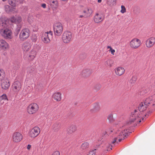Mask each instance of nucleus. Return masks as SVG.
I'll list each match as a JSON object with an SVG mask.
<instances>
[{
  "mask_svg": "<svg viewBox=\"0 0 155 155\" xmlns=\"http://www.w3.org/2000/svg\"><path fill=\"white\" fill-rule=\"evenodd\" d=\"M142 113H140L139 111L135 110L132 112L131 115L130 117V121L127 123V124H129L132 123L138 124L141 122Z\"/></svg>",
  "mask_w": 155,
  "mask_h": 155,
  "instance_id": "nucleus-1",
  "label": "nucleus"
},
{
  "mask_svg": "<svg viewBox=\"0 0 155 155\" xmlns=\"http://www.w3.org/2000/svg\"><path fill=\"white\" fill-rule=\"evenodd\" d=\"M130 133L127 131V129H124V130L122 131L120 133L117 134V136L114 138V140L112 142V143H118V142L123 140Z\"/></svg>",
  "mask_w": 155,
  "mask_h": 155,
  "instance_id": "nucleus-2",
  "label": "nucleus"
},
{
  "mask_svg": "<svg viewBox=\"0 0 155 155\" xmlns=\"http://www.w3.org/2000/svg\"><path fill=\"white\" fill-rule=\"evenodd\" d=\"M39 107L38 104L35 103H32L27 107V111L29 114H33L36 113L38 111Z\"/></svg>",
  "mask_w": 155,
  "mask_h": 155,
  "instance_id": "nucleus-3",
  "label": "nucleus"
},
{
  "mask_svg": "<svg viewBox=\"0 0 155 155\" xmlns=\"http://www.w3.org/2000/svg\"><path fill=\"white\" fill-rule=\"evenodd\" d=\"M150 101H149V98H148L146 99L144 102H142L139 104L138 106V111L140 113L146 110L147 106H149V104H151Z\"/></svg>",
  "mask_w": 155,
  "mask_h": 155,
  "instance_id": "nucleus-4",
  "label": "nucleus"
},
{
  "mask_svg": "<svg viewBox=\"0 0 155 155\" xmlns=\"http://www.w3.org/2000/svg\"><path fill=\"white\" fill-rule=\"evenodd\" d=\"M54 31V34L57 36H60L63 31V26L61 23H58L53 26Z\"/></svg>",
  "mask_w": 155,
  "mask_h": 155,
  "instance_id": "nucleus-5",
  "label": "nucleus"
},
{
  "mask_svg": "<svg viewBox=\"0 0 155 155\" xmlns=\"http://www.w3.org/2000/svg\"><path fill=\"white\" fill-rule=\"evenodd\" d=\"M72 33L68 31H65L63 34L62 37V40L65 43H69L71 40Z\"/></svg>",
  "mask_w": 155,
  "mask_h": 155,
  "instance_id": "nucleus-6",
  "label": "nucleus"
},
{
  "mask_svg": "<svg viewBox=\"0 0 155 155\" xmlns=\"http://www.w3.org/2000/svg\"><path fill=\"white\" fill-rule=\"evenodd\" d=\"M1 35L6 39H11L12 38V32L8 28L2 29L0 30Z\"/></svg>",
  "mask_w": 155,
  "mask_h": 155,
  "instance_id": "nucleus-7",
  "label": "nucleus"
},
{
  "mask_svg": "<svg viewBox=\"0 0 155 155\" xmlns=\"http://www.w3.org/2000/svg\"><path fill=\"white\" fill-rule=\"evenodd\" d=\"M40 132V128L38 127H35L29 131V135L31 138H34L39 134Z\"/></svg>",
  "mask_w": 155,
  "mask_h": 155,
  "instance_id": "nucleus-8",
  "label": "nucleus"
},
{
  "mask_svg": "<svg viewBox=\"0 0 155 155\" xmlns=\"http://www.w3.org/2000/svg\"><path fill=\"white\" fill-rule=\"evenodd\" d=\"M29 30L27 28L22 29L19 34V38L21 40L24 41L29 36Z\"/></svg>",
  "mask_w": 155,
  "mask_h": 155,
  "instance_id": "nucleus-9",
  "label": "nucleus"
},
{
  "mask_svg": "<svg viewBox=\"0 0 155 155\" xmlns=\"http://www.w3.org/2000/svg\"><path fill=\"white\" fill-rule=\"evenodd\" d=\"M52 32L51 31L44 33L42 36L43 42L45 43H50V38L52 37Z\"/></svg>",
  "mask_w": 155,
  "mask_h": 155,
  "instance_id": "nucleus-10",
  "label": "nucleus"
},
{
  "mask_svg": "<svg viewBox=\"0 0 155 155\" xmlns=\"http://www.w3.org/2000/svg\"><path fill=\"white\" fill-rule=\"evenodd\" d=\"M104 14L97 13L94 17V21L96 23H99L102 21L104 19Z\"/></svg>",
  "mask_w": 155,
  "mask_h": 155,
  "instance_id": "nucleus-11",
  "label": "nucleus"
},
{
  "mask_svg": "<svg viewBox=\"0 0 155 155\" xmlns=\"http://www.w3.org/2000/svg\"><path fill=\"white\" fill-rule=\"evenodd\" d=\"M141 44V41L139 39L135 38L133 39L130 42V47L134 48H137L139 47Z\"/></svg>",
  "mask_w": 155,
  "mask_h": 155,
  "instance_id": "nucleus-12",
  "label": "nucleus"
},
{
  "mask_svg": "<svg viewBox=\"0 0 155 155\" xmlns=\"http://www.w3.org/2000/svg\"><path fill=\"white\" fill-rule=\"evenodd\" d=\"M22 135L19 132H15L13 134L12 140L14 142L18 143L20 142L22 140Z\"/></svg>",
  "mask_w": 155,
  "mask_h": 155,
  "instance_id": "nucleus-13",
  "label": "nucleus"
},
{
  "mask_svg": "<svg viewBox=\"0 0 155 155\" xmlns=\"http://www.w3.org/2000/svg\"><path fill=\"white\" fill-rule=\"evenodd\" d=\"M155 44V38L151 37L147 40L146 45L147 47L150 48Z\"/></svg>",
  "mask_w": 155,
  "mask_h": 155,
  "instance_id": "nucleus-14",
  "label": "nucleus"
},
{
  "mask_svg": "<svg viewBox=\"0 0 155 155\" xmlns=\"http://www.w3.org/2000/svg\"><path fill=\"white\" fill-rule=\"evenodd\" d=\"M85 18L90 17L92 15L93 11L92 9L90 7L85 8L83 11Z\"/></svg>",
  "mask_w": 155,
  "mask_h": 155,
  "instance_id": "nucleus-15",
  "label": "nucleus"
},
{
  "mask_svg": "<svg viewBox=\"0 0 155 155\" xmlns=\"http://www.w3.org/2000/svg\"><path fill=\"white\" fill-rule=\"evenodd\" d=\"M21 84L18 81H16L13 83L12 86L13 89L15 92L18 91L21 87Z\"/></svg>",
  "mask_w": 155,
  "mask_h": 155,
  "instance_id": "nucleus-16",
  "label": "nucleus"
},
{
  "mask_svg": "<svg viewBox=\"0 0 155 155\" xmlns=\"http://www.w3.org/2000/svg\"><path fill=\"white\" fill-rule=\"evenodd\" d=\"M1 86L2 88L5 90L8 89L10 87V84L7 78H6L5 80L1 81Z\"/></svg>",
  "mask_w": 155,
  "mask_h": 155,
  "instance_id": "nucleus-17",
  "label": "nucleus"
},
{
  "mask_svg": "<svg viewBox=\"0 0 155 155\" xmlns=\"http://www.w3.org/2000/svg\"><path fill=\"white\" fill-rule=\"evenodd\" d=\"M31 45L30 42L27 41L24 42L22 46V48L24 51H28L31 48Z\"/></svg>",
  "mask_w": 155,
  "mask_h": 155,
  "instance_id": "nucleus-18",
  "label": "nucleus"
},
{
  "mask_svg": "<svg viewBox=\"0 0 155 155\" xmlns=\"http://www.w3.org/2000/svg\"><path fill=\"white\" fill-rule=\"evenodd\" d=\"M8 47V44L4 40H0V50H5Z\"/></svg>",
  "mask_w": 155,
  "mask_h": 155,
  "instance_id": "nucleus-19",
  "label": "nucleus"
},
{
  "mask_svg": "<svg viewBox=\"0 0 155 155\" xmlns=\"http://www.w3.org/2000/svg\"><path fill=\"white\" fill-rule=\"evenodd\" d=\"M125 71V69L122 67H119L115 69L116 74L119 76L123 74Z\"/></svg>",
  "mask_w": 155,
  "mask_h": 155,
  "instance_id": "nucleus-20",
  "label": "nucleus"
},
{
  "mask_svg": "<svg viewBox=\"0 0 155 155\" xmlns=\"http://www.w3.org/2000/svg\"><path fill=\"white\" fill-rule=\"evenodd\" d=\"M53 98L57 101H60L61 99V93H54L53 95Z\"/></svg>",
  "mask_w": 155,
  "mask_h": 155,
  "instance_id": "nucleus-21",
  "label": "nucleus"
},
{
  "mask_svg": "<svg viewBox=\"0 0 155 155\" xmlns=\"http://www.w3.org/2000/svg\"><path fill=\"white\" fill-rule=\"evenodd\" d=\"M91 73V71L90 69H86L83 70L82 71L80 75L83 77H86L89 75Z\"/></svg>",
  "mask_w": 155,
  "mask_h": 155,
  "instance_id": "nucleus-22",
  "label": "nucleus"
},
{
  "mask_svg": "<svg viewBox=\"0 0 155 155\" xmlns=\"http://www.w3.org/2000/svg\"><path fill=\"white\" fill-rule=\"evenodd\" d=\"M37 54V51L35 50L32 49L30 52L29 55L28 59L32 60L35 58Z\"/></svg>",
  "mask_w": 155,
  "mask_h": 155,
  "instance_id": "nucleus-23",
  "label": "nucleus"
},
{
  "mask_svg": "<svg viewBox=\"0 0 155 155\" xmlns=\"http://www.w3.org/2000/svg\"><path fill=\"white\" fill-rule=\"evenodd\" d=\"M76 130V126L74 125H72L68 127L67 131L68 133L71 134L74 132Z\"/></svg>",
  "mask_w": 155,
  "mask_h": 155,
  "instance_id": "nucleus-24",
  "label": "nucleus"
},
{
  "mask_svg": "<svg viewBox=\"0 0 155 155\" xmlns=\"http://www.w3.org/2000/svg\"><path fill=\"white\" fill-rule=\"evenodd\" d=\"M6 77L4 71L1 69H0V81H2L5 80Z\"/></svg>",
  "mask_w": 155,
  "mask_h": 155,
  "instance_id": "nucleus-25",
  "label": "nucleus"
},
{
  "mask_svg": "<svg viewBox=\"0 0 155 155\" xmlns=\"http://www.w3.org/2000/svg\"><path fill=\"white\" fill-rule=\"evenodd\" d=\"M8 100L7 96L5 94H4L0 96V101L1 104H3L4 103L5 101L7 102Z\"/></svg>",
  "mask_w": 155,
  "mask_h": 155,
  "instance_id": "nucleus-26",
  "label": "nucleus"
},
{
  "mask_svg": "<svg viewBox=\"0 0 155 155\" xmlns=\"http://www.w3.org/2000/svg\"><path fill=\"white\" fill-rule=\"evenodd\" d=\"M113 63V61L112 59H109L105 62L104 64L107 67H111Z\"/></svg>",
  "mask_w": 155,
  "mask_h": 155,
  "instance_id": "nucleus-27",
  "label": "nucleus"
},
{
  "mask_svg": "<svg viewBox=\"0 0 155 155\" xmlns=\"http://www.w3.org/2000/svg\"><path fill=\"white\" fill-rule=\"evenodd\" d=\"M89 147V143L87 142H84L81 145V149L83 150H86Z\"/></svg>",
  "mask_w": 155,
  "mask_h": 155,
  "instance_id": "nucleus-28",
  "label": "nucleus"
},
{
  "mask_svg": "<svg viewBox=\"0 0 155 155\" xmlns=\"http://www.w3.org/2000/svg\"><path fill=\"white\" fill-rule=\"evenodd\" d=\"M0 25L4 28L7 27V25L6 23V21L4 18H1L0 19Z\"/></svg>",
  "mask_w": 155,
  "mask_h": 155,
  "instance_id": "nucleus-29",
  "label": "nucleus"
},
{
  "mask_svg": "<svg viewBox=\"0 0 155 155\" xmlns=\"http://www.w3.org/2000/svg\"><path fill=\"white\" fill-rule=\"evenodd\" d=\"M137 79V78L136 76H134L132 77L131 79L129 81V83H130L131 84V86H132L134 85V84L136 82Z\"/></svg>",
  "mask_w": 155,
  "mask_h": 155,
  "instance_id": "nucleus-30",
  "label": "nucleus"
},
{
  "mask_svg": "<svg viewBox=\"0 0 155 155\" xmlns=\"http://www.w3.org/2000/svg\"><path fill=\"white\" fill-rule=\"evenodd\" d=\"M149 101L151 102V104L153 105H155V95L152 96L148 98Z\"/></svg>",
  "mask_w": 155,
  "mask_h": 155,
  "instance_id": "nucleus-31",
  "label": "nucleus"
},
{
  "mask_svg": "<svg viewBox=\"0 0 155 155\" xmlns=\"http://www.w3.org/2000/svg\"><path fill=\"white\" fill-rule=\"evenodd\" d=\"M60 126V125L59 123H56L54 124L53 126V130L54 131H57L59 129Z\"/></svg>",
  "mask_w": 155,
  "mask_h": 155,
  "instance_id": "nucleus-32",
  "label": "nucleus"
},
{
  "mask_svg": "<svg viewBox=\"0 0 155 155\" xmlns=\"http://www.w3.org/2000/svg\"><path fill=\"white\" fill-rule=\"evenodd\" d=\"M116 0H107V4L110 6H112L115 4Z\"/></svg>",
  "mask_w": 155,
  "mask_h": 155,
  "instance_id": "nucleus-33",
  "label": "nucleus"
},
{
  "mask_svg": "<svg viewBox=\"0 0 155 155\" xmlns=\"http://www.w3.org/2000/svg\"><path fill=\"white\" fill-rule=\"evenodd\" d=\"M9 4L13 7H15L16 3L15 0H8Z\"/></svg>",
  "mask_w": 155,
  "mask_h": 155,
  "instance_id": "nucleus-34",
  "label": "nucleus"
},
{
  "mask_svg": "<svg viewBox=\"0 0 155 155\" xmlns=\"http://www.w3.org/2000/svg\"><path fill=\"white\" fill-rule=\"evenodd\" d=\"M100 108V106L99 104L97 103L95 104L94 106V109L95 110H98Z\"/></svg>",
  "mask_w": 155,
  "mask_h": 155,
  "instance_id": "nucleus-35",
  "label": "nucleus"
},
{
  "mask_svg": "<svg viewBox=\"0 0 155 155\" xmlns=\"http://www.w3.org/2000/svg\"><path fill=\"white\" fill-rule=\"evenodd\" d=\"M5 10L6 12L7 13L12 12L10 7L8 5H6L5 6Z\"/></svg>",
  "mask_w": 155,
  "mask_h": 155,
  "instance_id": "nucleus-36",
  "label": "nucleus"
},
{
  "mask_svg": "<svg viewBox=\"0 0 155 155\" xmlns=\"http://www.w3.org/2000/svg\"><path fill=\"white\" fill-rule=\"evenodd\" d=\"M107 119L110 122H112L113 120V116L112 114H110L107 117Z\"/></svg>",
  "mask_w": 155,
  "mask_h": 155,
  "instance_id": "nucleus-37",
  "label": "nucleus"
},
{
  "mask_svg": "<svg viewBox=\"0 0 155 155\" xmlns=\"http://www.w3.org/2000/svg\"><path fill=\"white\" fill-rule=\"evenodd\" d=\"M120 12L122 13H124L126 12V9L124 6L123 5L121 6V10Z\"/></svg>",
  "mask_w": 155,
  "mask_h": 155,
  "instance_id": "nucleus-38",
  "label": "nucleus"
},
{
  "mask_svg": "<svg viewBox=\"0 0 155 155\" xmlns=\"http://www.w3.org/2000/svg\"><path fill=\"white\" fill-rule=\"evenodd\" d=\"M22 21V19L20 16H19L17 17V18H16V24H18L20 23L21 21Z\"/></svg>",
  "mask_w": 155,
  "mask_h": 155,
  "instance_id": "nucleus-39",
  "label": "nucleus"
},
{
  "mask_svg": "<svg viewBox=\"0 0 155 155\" xmlns=\"http://www.w3.org/2000/svg\"><path fill=\"white\" fill-rule=\"evenodd\" d=\"M10 20L12 23H16V18L14 16L10 18Z\"/></svg>",
  "mask_w": 155,
  "mask_h": 155,
  "instance_id": "nucleus-40",
  "label": "nucleus"
},
{
  "mask_svg": "<svg viewBox=\"0 0 155 155\" xmlns=\"http://www.w3.org/2000/svg\"><path fill=\"white\" fill-rule=\"evenodd\" d=\"M39 47L38 45L37 44L33 46V49L35 50V51H37L39 49Z\"/></svg>",
  "mask_w": 155,
  "mask_h": 155,
  "instance_id": "nucleus-41",
  "label": "nucleus"
},
{
  "mask_svg": "<svg viewBox=\"0 0 155 155\" xmlns=\"http://www.w3.org/2000/svg\"><path fill=\"white\" fill-rule=\"evenodd\" d=\"M96 150V149H95L94 150H92L90 151L88 154L87 155H93L94 154H95V151Z\"/></svg>",
  "mask_w": 155,
  "mask_h": 155,
  "instance_id": "nucleus-42",
  "label": "nucleus"
},
{
  "mask_svg": "<svg viewBox=\"0 0 155 155\" xmlns=\"http://www.w3.org/2000/svg\"><path fill=\"white\" fill-rule=\"evenodd\" d=\"M37 39V38L35 35L32 36L31 38V40L32 41L35 42L36 41Z\"/></svg>",
  "mask_w": 155,
  "mask_h": 155,
  "instance_id": "nucleus-43",
  "label": "nucleus"
},
{
  "mask_svg": "<svg viewBox=\"0 0 155 155\" xmlns=\"http://www.w3.org/2000/svg\"><path fill=\"white\" fill-rule=\"evenodd\" d=\"M38 29V26L37 25H34L33 27V30L34 31H37Z\"/></svg>",
  "mask_w": 155,
  "mask_h": 155,
  "instance_id": "nucleus-44",
  "label": "nucleus"
},
{
  "mask_svg": "<svg viewBox=\"0 0 155 155\" xmlns=\"http://www.w3.org/2000/svg\"><path fill=\"white\" fill-rule=\"evenodd\" d=\"M51 155H60L59 152L58 151L54 152Z\"/></svg>",
  "mask_w": 155,
  "mask_h": 155,
  "instance_id": "nucleus-45",
  "label": "nucleus"
},
{
  "mask_svg": "<svg viewBox=\"0 0 155 155\" xmlns=\"http://www.w3.org/2000/svg\"><path fill=\"white\" fill-rule=\"evenodd\" d=\"M17 25L18 26V28L16 29L17 31H19L21 28V25Z\"/></svg>",
  "mask_w": 155,
  "mask_h": 155,
  "instance_id": "nucleus-46",
  "label": "nucleus"
},
{
  "mask_svg": "<svg viewBox=\"0 0 155 155\" xmlns=\"http://www.w3.org/2000/svg\"><path fill=\"white\" fill-rule=\"evenodd\" d=\"M109 51L111 52V54L113 55L114 54V53L115 52V50L113 49L112 48L110 50H109Z\"/></svg>",
  "mask_w": 155,
  "mask_h": 155,
  "instance_id": "nucleus-47",
  "label": "nucleus"
},
{
  "mask_svg": "<svg viewBox=\"0 0 155 155\" xmlns=\"http://www.w3.org/2000/svg\"><path fill=\"white\" fill-rule=\"evenodd\" d=\"M51 2L52 3L55 4V5H56L57 4V2L56 0H52V1H51Z\"/></svg>",
  "mask_w": 155,
  "mask_h": 155,
  "instance_id": "nucleus-48",
  "label": "nucleus"
},
{
  "mask_svg": "<svg viewBox=\"0 0 155 155\" xmlns=\"http://www.w3.org/2000/svg\"><path fill=\"white\" fill-rule=\"evenodd\" d=\"M41 6L43 8H45L46 7V5L45 3L42 4L41 5Z\"/></svg>",
  "mask_w": 155,
  "mask_h": 155,
  "instance_id": "nucleus-49",
  "label": "nucleus"
},
{
  "mask_svg": "<svg viewBox=\"0 0 155 155\" xmlns=\"http://www.w3.org/2000/svg\"><path fill=\"white\" fill-rule=\"evenodd\" d=\"M31 146L30 144H28L27 147V148L28 150H29L31 148Z\"/></svg>",
  "mask_w": 155,
  "mask_h": 155,
  "instance_id": "nucleus-50",
  "label": "nucleus"
},
{
  "mask_svg": "<svg viewBox=\"0 0 155 155\" xmlns=\"http://www.w3.org/2000/svg\"><path fill=\"white\" fill-rule=\"evenodd\" d=\"M110 147L109 146L108 147H107V150L110 151V150H112V148H110Z\"/></svg>",
  "mask_w": 155,
  "mask_h": 155,
  "instance_id": "nucleus-51",
  "label": "nucleus"
},
{
  "mask_svg": "<svg viewBox=\"0 0 155 155\" xmlns=\"http://www.w3.org/2000/svg\"><path fill=\"white\" fill-rule=\"evenodd\" d=\"M83 17H84L85 18V16H84V14L83 13V15H80L79 16L80 18H82Z\"/></svg>",
  "mask_w": 155,
  "mask_h": 155,
  "instance_id": "nucleus-52",
  "label": "nucleus"
},
{
  "mask_svg": "<svg viewBox=\"0 0 155 155\" xmlns=\"http://www.w3.org/2000/svg\"><path fill=\"white\" fill-rule=\"evenodd\" d=\"M107 48H110V50L111 49H112V48L111 46H107Z\"/></svg>",
  "mask_w": 155,
  "mask_h": 155,
  "instance_id": "nucleus-53",
  "label": "nucleus"
},
{
  "mask_svg": "<svg viewBox=\"0 0 155 155\" xmlns=\"http://www.w3.org/2000/svg\"><path fill=\"white\" fill-rule=\"evenodd\" d=\"M112 142H113V141H112ZM115 143H112V145H110V147H113V145H112V144H114V145H115V144H115Z\"/></svg>",
  "mask_w": 155,
  "mask_h": 155,
  "instance_id": "nucleus-54",
  "label": "nucleus"
},
{
  "mask_svg": "<svg viewBox=\"0 0 155 155\" xmlns=\"http://www.w3.org/2000/svg\"><path fill=\"white\" fill-rule=\"evenodd\" d=\"M97 2L98 3H100L101 2V0H98Z\"/></svg>",
  "mask_w": 155,
  "mask_h": 155,
  "instance_id": "nucleus-55",
  "label": "nucleus"
},
{
  "mask_svg": "<svg viewBox=\"0 0 155 155\" xmlns=\"http://www.w3.org/2000/svg\"><path fill=\"white\" fill-rule=\"evenodd\" d=\"M23 2V0H21V1L20 2L21 3H22Z\"/></svg>",
  "mask_w": 155,
  "mask_h": 155,
  "instance_id": "nucleus-56",
  "label": "nucleus"
},
{
  "mask_svg": "<svg viewBox=\"0 0 155 155\" xmlns=\"http://www.w3.org/2000/svg\"><path fill=\"white\" fill-rule=\"evenodd\" d=\"M28 22H29L30 23V21H29V18H28Z\"/></svg>",
  "mask_w": 155,
  "mask_h": 155,
  "instance_id": "nucleus-57",
  "label": "nucleus"
},
{
  "mask_svg": "<svg viewBox=\"0 0 155 155\" xmlns=\"http://www.w3.org/2000/svg\"><path fill=\"white\" fill-rule=\"evenodd\" d=\"M7 0H2V1H3V2H5Z\"/></svg>",
  "mask_w": 155,
  "mask_h": 155,
  "instance_id": "nucleus-58",
  "label": "nucleus"
},
{
  "mask_svg": "<svg viewBox=\"0 0 155 155\" xmlns=\"http://www.w3.org/2000/svg\"><path fill=\"white\" fill-rule=\"evenodd\" d=\"M17 12V11H15L14 12H13V13H15V12Z\"/></svg>",
  "mask_w": 155,
  "mask_h": 155,
  "instance_id": "nucleus-59",
  "label": "nucleus"
},
{
  "mask_svg": "<svg viewBox=\"0 0 155 155\" xmlns=\"http://www.w3.org/2000/svg\"><path fill=\"white\" fill-rule=\"evenodd\" d=\"M15 9V8H13L12 9V10H14Z\"/></svg>",
  "mask_w": 155,
  "mask_h": 155,
  "instance_id": "nucleus-60",
  "label": "nucleus"
},
{
  "mask_svg": "<svg viewBox=\"0 0 155 155\" xmlns=\"http://www.w3.org/2000/svg\"><path fill=\"white\" fill-rule=\"evenodd\" d=\"M143 119H144V118H142V120H143Z\"/></svg>",
  "mask_w": 155,
  "mask_h": 155,
  "instance_id": "nucleus-61",
  "label": "nucleus"
}]
</instances>
